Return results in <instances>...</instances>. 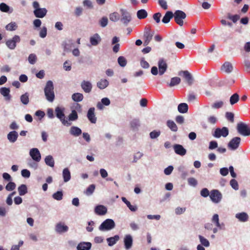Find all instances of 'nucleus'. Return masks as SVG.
I'll use <instances>...</instances> for the list:
<instances>
[{
  "label": "nucleus",
  "mask_w": 250,
  "mask_h": 250,
  "mask_svg": "<svg viewBox=\"0 0 250 250\" xmlns=\"http://www.w3.org/2000/svg\"><path fill=\"white\" fill-rule=\"evenodd\" d=\"M95 189V186L94 184H91L88 186L84 192V193L88 195H91L93 194Z\"/></svg>",
  "instance_id": "3c124183"
},
{
  "label": "nucleus",
  "mask_w": 250,
  "mask_h": 250,
  "mask_svg": "<svg viewBox=\"0 0 250 250\" xmlns=\"http://www.w3.org/2000/svg\"><path fill=\"white\" fill-rule=\"evenodd\" d=\"M173 17H174L176 23L182 26L184 24L183 20L186 18V14L183 11L178 10L173 13Z\"/></svg>",
  "instance_id": "0eeeda50"
},
{
  "label": "nucleus",
  "mask_w": 250,
  "mask_h": 250,
  "mask_svg": "<svg viewBox=\"0 0 250 250\" xmlns=\"http://www.w3.org/2000/svg\"><path fill=\"white\" fill-rule=\"evenodd\" d=\"M68 230V227L62 223L57 224L55 227V231L59 233L67 232Z\"/></svg>",
  "instance_id": "aec40b11"
},
{
  "label": "nucleus",
  "mask_w": 250,
  "mask_h": 250,
  "mask_svg": "<svg viewBox=\"0 0 250 250\" xmlns=\"http://www.w3.org/2000/svg\"><path fill=\"white\" fill-rule=\"evenodd\" d=\"M54 84L52 81H48L44 88V95L46 100L49 102H53L55 99Z\"/></svg>",
  "instance_id": "f257e3e1"
},
{
  "label": "nucleus",
  "mask_w": 250,
  "mask_h": 250,
  "mask_svg": "<svg viewBox=\"0 0 250 250\" xmlns=\"http://www.w3.org/2000/svg\"><path fill=\"white\" fill-rule=\"evenodd\" d=\"M62 177L65 183L68 182L71 179V173L68 168H65L62 171Z\"/></svg>",
  "instance_id": "7c9ffc66"
},
{
  "label": "nucleus",
  "mask_w": 250,
  "mask_h": 250,
  "mask_svg": "<svg viewBox=\"0 0 250 250\" xmlns=\"http://www.w3.org/2000/svg\"><path fill=\"white\" fill-rule=\"evenodd\" d=\"M91 243L90 242H83L80 243L77 247L78 250H89L91 248Z\"/></svg>",
  "instance_id": "393cba45"
},
{
  "label": "nucleus",
  "mask_w": 250,
  "mask_h": 250,
  "mask_svg": "<svg viewBox=\"0 0 250 250\" xmlns=\"http://www.w3.org/2000/svg\"><path fill=\"white\" fill-rule=\"evenodd\" d=\"M5 28L7 30L14 31L17 28V25L15 22H11L6 26Z\"/></svg>",
  "instance_id": "5fc2aeb1"
},
{
  "label": "nucleus",
  "mask_w": 250,
  "mask_h": 250,
  "mask_svg": "<svg viewBox=\"0 0 250 250\" xmlns=\"http://www.w3.org/2000/svg\"><path fill=\"white\" fill-rule=\"evenodd\" d=\"M10 92V89L8 88L1 87L0 89V94L5 97V100L6 101H10L11 99Z\"/></svg>",
  "instance_id": "a878e982"
},
{
  "label": "nucleus",
  "mask_w": 250,
  "mask_h": 250,
  "mask_svg": "<svg viewBox=\"0 0 250 250\" xmlns=\"http://www.w3.org/2000/svg\"><path fill=\"white\" fill-rule=\"evenodd\" d=\"M120 237L118 235H116L113 237H111L106 239L108 245L112 246L115 245L119 240Z\"/></svg>",
  "instance_id": "2f4dec72"
},
{
  "label": "nucleus",
  "mask_w": 250,
  "mask_h": 250,
  "mask_svg": "<svg viewBox=\"0 0 250 250\" xmlns=\"http://www.w3.org/2000/svg\"><path fill=\"white\" fill-rule=\"evenodd\" d=\"M178 110L182 113H185L188 112V105L186 103L180 104L178 106Z\"/></svg>",
  "instance_id": "4c0bfd02"
},
{
  "label": "nucleus",
  "mask_w": 250,
  "mask_h": 250,
  "mask_svg": "<svg viewBox=\"0 0 250 250\" xmlns=\"http://www.w3.org/2000/svg\"><path fill=\"white\" fill-rule=\"evenodd\" d=\"M236 129L241 135L247 136L250 135V125L243 122L237 124Z\"/></svg>",
  "instance_id": "39448f33"
},
{
  "label": "nucleus",
  "mask_w": 250,
  "mask_h": 250,
  "mask_svg": "<svg viewBox=\"0 0 250 250\" xmlns=\"http://www.w3.org/2000/svg\"><path fill=\"white\" fill-rule=\"evenodd\" d=\"M21 39L19 36L15 35L12 39L8 40L6 42V46L11 50L14 49L16 47V43L20 42Z\"/></svg>",
  "instance_id": "9d476101"
},
{
  "label": "nucleus",
  "mask_w": 250,
  "mask_h": 250,
  "mask_svg": "<svg viewBox=\"0 0 250 250\" xmlns=\"http://www.w3.org/2000/svg\"><path fill=\"white\" fill-rule=\"evenodd\" d=\"M118 62L119 65L122 67H124L126 64V60L125 57L120 56L118 59Z\"/></svg>",
  "instance_id": "052dcab7"
},
{
  "label": "nucleus",
  "mask_w": 250,
  "mask_h": 250,
  "mask_svg": "<svg viewBox=\"0 0 250 250\" xmlns=\"http://www.w3.org/2000/svg\"><path fill=\"white\" fill-rule=\"evenodd\" d=\"M82 133L81 129L76 126H72L69 130V133L73 136L78 137Z\"/></svg>",
  "instance_id": "b1692460"
},
{
  "label": "nucleus",
  "mask_w": 250,
  "mask_h": 250,
  "mask_svg": "<svg viewBox=\"0 0 250 250\" xmlns=\"http://www.w3.org/2000/svg\"><path fill=\"white\" fill-rule=\"evenodd\" d=\"M160 134L161 132L160 131L154 130L150 133L149 136L151 139H153L158 137Z\"/></svg>",
  "instance_id": "69168bd1"
},
{
  "label": "nucleus",
  "mask_w": 250,
  "mask_h": 250,
  "mask_svg": "<svg viewBox=\"0 0 250 250\" xmlns=\"http://www.w3.org/2000/svg\"><path fill=\"white\" fill-rule=\"evenodd\" d=\"M99 23L102 27H105L108 23V19L106 17H103L101 18V19L99 21Z\"/></svg>",
  "instance_id": "680f3d73"
},
{
  "label": "nucleus",
  "mask_w": 250,
  "mask_h": 250,
  "mask_svg": "<svg viewBox=\"0 0 250 250\" xmlns=\"http://www.w3.org/2000/svg\"><path fill=\"white\" fill-rule=\"evenodd\" d=\"M224 105V102L222 101H216L211 105L213 109H219L221 108Z\"/></svg>",
  "instance_id": "4d7b16f0"
},
{
  "label": "nucleus",
  "mask_w": 250,
  "mask_h": 250,
  "mask_svg": "<svg viewBox=\"0 0 250 250\" xmlns=\"http://www.w3.org/2000/svg\"><path fill=\"white\" fill-rule=\"evenodd\" d=\"M29 94L27 92H26L21 96L20 100L23 104L27 105L28 104L29 102Z\"/></svg>",
  "instance_id": "a19ab883"
},
{
  "label": "nucleus",
  "mask_w": 250,
  "mask_h": 250,
  "mask_svg": "<svg viewBox=\"0 0 250 250\" xmlns=\"http://www.w3.org/2000/svg\"><path fill=\"white\" fill-rule=\"evenodd\" d=\"M44 162L45 164L51 167H53L55 165L54 159L52 156L47 155L44 159Z\"/></svg>",
  "instance_id": "473e14b6"
},
{
  "label": "nucleus",
  "mask_w": 250,
  "mask_h": 250,
  "mask_svg": "<svg viewBox=\"0 0 250 250\" xmlns=\"http://www.w3.org/2000/svg\"><path fill=\"white\" fill-rule=\"evenodd\" d=\"M209 197L213 203L218 204L222 199V194L218 190L213 189L210 191Z\"/></svg>",
  "instance_id": "1a4fd4ad"
},
{
  "label": "nucleus",
  "mask_w": 250,
  "mask_h": 250,
  "mask_svg": "<svg viewBox=\"0 0 250 250\" xmlns=\"http://www.w3.org/2000/svg\"><path fill=\"white\" fill-rule=\"evenodd\" d=\"M18 190L20 196H23L27 193V188L24 184H22L19 186Z\"/></svg>",
  "instance_id": "ea45409f"
},
{
  "label": "nucleus",
  "mask_w": 250,
  "mask_h": 250,
  "mask_svg": "<svg viewBox=\"0 0 250 250\" xmlns=\"http://www.w3.org/2000/svg\"><path fill=\"white\" fill-rule=\"evenodd\" d=\"M174 152L181 156H184L186 154V149L181 145L175 144L173 146Z\"/></svg>",
  "instance_id": "f3484780"
},
{
  "label": "nucleus",
  "mask_w": 250,
  "mask_h": 250,
  "mask_svg": "<svg viewBox=\"0 0 250 250\" xmlns=\"http://www.w3.org/2000/svg\"><path fill=\"white\" fill-rule=\"evenodd\" d=\"M159 73L160 75H163L166 71L167 65L166 61L163 59H160L158 62Z\"/></svg>",
  "instance_id": "2eb2a0df"
},
{
  "label": "nucleus",
  "mask_w": 250,
  "mask_h": 250,
  "mask_svg": "<svg viewBox=\"0 0 250 250\" xmlns=\"http://www.w3.org/2000/svg\"><path fill=\"white\" fill-rule=\"evenodd\" d=\"M198 238L199 239L200 242L201 243V245H203L205 247H208L210 245L208 239L203 237V236L199 235L198 236Z\"/></svg>",
  "instance_id": "de8ad7c7"
},
{
  "label": "nucleus",
  "mask_w": 250,
  "mask_h": 250,
  "mask_svg": "<svg viewBox=\"0 0 250 250\" xmlns=\"http://www.w3.org/2000/svg\"><path fill=\"white\" fill-rule=\"evenodd\" d=\"M53 198L58 201H60L62 199L63 193L62 191H58L52 195Z\"/></svg>",
  "instance_id": "864d4df0"
},
{
  "label": "nucleus",
  "mask_w": 250,
  "mask_h": 250,
  "mask_svg": "<svg viewBox=\"0 0 250 250\" xmlns=\"http://www.w3.org/2000/svg\"><path fill=\"white\" fill-rule=\"evenodd\" d=\"M167 125L173 132H176L178 130L177 126L173 121L168 120L167 122Z\"/></svg>",
  "instance_id": "58836bf2"
},
{
  "label": "nucleus",
  "mask_w": 250,
  "mask_h": 250,
  "mask_svg": "<svg viewBox=\"0 0 250 250\" xmlns=\"http://www.w3.org/2000/svg\"><path fill=\"white\" fill-rule=\"evenodd\" d=\"M89 41L91 45L97 46L101 41L100 35L96 33L89 38Z\"/></svg>",
  "instance_id": "412c9836"
},
{
  "label": "nucleus",
  "mask_w": 250,
  "mask_h": 250,
  "mask_svg": "<svg viewBox=\"0 0 250 250\" xmlns=\"http://www.w3.org/2000/svg\"><path fill=\"white\" fill-rule=\"evenodd\" d=\"M55 112L56 117L59 119L62 125L67 126L71 125V123L65 119L64 108L57 106L55 108Z\"/></svg>",
  "instance_id": "f03ea898"
},
{
  "label": "nucleus",
  "mask_w": 250,
  "mask_h": 250,
  "mask_svg": "<svg viewBox=\"0 0 250 250\" xmlns=\"http://www.w3.org/2000/svg\"><path fill=\"white\" fill-rule=\"evenodd\" d=\"M240 99L239 95L235 93L231 95L229 99V102L231 105H233L237 103Z\"/></svg>",
  "instance_id": "49530a36"
},
{
  "label": "nucleus",
  "mask_w": 250,
  "mask_h": 250,
  "mask_svg": "<svg viewBox=\"0 0 250 250\" xmlns=\"http://www.w3.org/2000/svg\"><path fill=\"white\" fill-rule=\"evenodd\" d=\"M188 184L192 187H196L198 184V182L197 180L193 177H190L188 178Z\"/></svg>",
  "instance_id": "bf43d9fd"
},
{
  "label": "nucleus",
  "mask_w": 250,
  "mask_h": 250,
  "mask_svg": "<svg viewBox=\"0 0 250 250\" xmlns=\"http://www.w3.org/2000/svg\"><path fill=\"white\" fill-rule=\"evenodd\" d=\"M232 64L229 62H225L221 66V70L227 73H230L233 70Z\"/></svg>",
  "instance_id": "5701e85b"
},
{
  "label": "nucleus",
  "mask_w": 250,
  "mask_h": 250,
  "mask_svg": "<svg viewBox=\"0 0 250 250\" xmlns=\"http://www.w3.org/2000/svg\"><path fill=\"white\" fill-rule=\"evenodd\" d=\"M230 185L231 187L235 190H238L239 188L238 184L235 179H231L230 181Z\"/></svg>",
  "instance_id": "338daca9"
},
{
  "label": "nucleus",
  "mask_w": 250,
  "mask_h": 250,
  "mask_svg": "<svg viewBox=\"0 0 250 250\" xmlns=\"http://www.w3.org/2000/svg\"><path fill=\"white\" fill-rule=\"evenodd\" d=\"M143 156V154L139 151L135 153L134 155L133 163H136L138 161V160H139Z\"/></svg>",
  "instance_id": "e2e57ef3"
},
{
  "label": "nucleus",
  "mask_w": 250,
  "mask_h": 250,
  "mask_svg": "<svg viewBox=\"0 0 250 250\" xmlns=\"http://www.w3.org/2000/svg\"><path fill=\"white\" fill-rule=\"evenodd\" d=\"M227 17L228 19L232 21L234 23H235L240 19V16L239 15H231L230 13H228Z\"/></svg>",
  "instance_id": "603ef678"
},
{
  "label": "nucleus",
  "mask_w": 250,
  "mask_h": 250,
  "mask_svg": "<svg viewBox=\"0 0 250 250\" xmlns=\"http://www.w3.org/2000/svg\"><path fill=\"white\" fill-rule=\"evenodd\" d=\"M33 7L34 9L33 13L36 18H43L46 16L47 9L45 8H40L38 1H35L33 2Z\"/></svg>",
  "instance_id": "7ed1b4c3"
},
{
  "label": "nucleus",
  "mask_w": 250,
  "mask_h": 250,
  "mask_svg": "<svg viewBox=\"0 0 250 250\" xmlns=\"http://www.w3.org/2000/svg\"><path fill=\"white\" fill-rule=\"evenodd\" d=\"M125 248L126 250L130 249L133 246V238L130 234H126L124 238Z\"/></svg>",
  "instance_id": "4468645a"
},
{
  "label": "nucleus",
  "mask_w": 250,
  "mask_h": 250,
  "mask_svg": "<svg viewBox=\"0 0 250 250\" xmlns=\"http://www.w3.org/2000/svg\"><path fill=\"white\" fill-rule=\"evenodd\" d=\"M18 136L19 135L17 132L12 131L7 134V139L10 142L13 143L17 141Z\"/></svg>",
  "instance_id": "cd10ccee"
},
{
  "label": "nucleus",
  "mask_w": 250,
  "mask_h": 250,
  "mask_svg": "<svg viewBox=\"0 0 250 250\" xmlns=\"http://www.w3.org/2000/svg\"><path fill=\"white\" fill-rule=\"evenodd\" d=\"M110 104V101L108 98H104L101 99V101L97 104V108L99 110H103L104 105L108 106Z\"/></svg>",
  "instance_id": "a211bd4d"
},
{
  "label": "nucleus",
  "mask_w": 250,
  "mask_h": 250,
  "mask_svg": "<svg viewBox=\"0 0 250 250\" xmlns=\"http://www.w3.org/2000/svg\"><path fill=\"white\" fill-rule=\"evenodd\" d=\"M200 194L203 197H207L210 195L209 191L207 188H203L200 191Z\"/></svg>",
  "instance_id": "774afa93"
},
{
  "label": "nucleus",
  "mask_w": 250,
  "mask_h": 250,
  "mask_svg": "<svg viewBox=\"0 0 250 250\" xmlns=\"http://www.w3.org/2000/svg\"><path fill=\"white\" fill-rule=\"evenodd\" d=\"M130 124L132 129L135 131L138 130L140 126L139 120L136 119L132 120Z\"/></svg>",
  "instance_id": "c9c22d12"
},
{
  "label": "nucleus",
  "mask_w": 250,
  "mask_h": 250,
  "mask_svg": "<svg viewBox=\"0 0 250 250\" xmlns=\"http://www.w3.org/2000/svg\"><path fill=\"white\" fill-rule=\"evenodd\" d=\"M212 136L216 138H219L221 136L226 137L229 135V129L226 127L217 128L212 133Z\"/></svg>",
  "instance_id": "6e6552de"
},
{
  "label": "nucleus",
  "mask_w": 250,
  "mask_h": 250,
  "mask_svg": "<svg viewBox=\"0 0 250 250\" xmlns=\"http://www.w3.org/2000/svg\"><path fill=\"white\" fill-rule=\"evenodd\" d=\"M109 85L108 81L106 79H102L97 83V87L100 89H104Z\"/></svg>",
  "instance_id": "c756f323"
},
{
  "label": "nucleus",
  "mask_w": 250,
  "mask_h": 250,
  "mask_svg": "<svg viewBox=\"0 0 250 250\" xmlns=\"http://www.w3.org/2000/svg\"><path fill=\"white\" fill-rule=\"evenodd\" d=\"M181 73H183V76L186 79L188 84L189 85H191L193 82L191 75L188 71H182L180 72L179 75H181Z\"/></svg>",
  "instance_id": "bb28decb"
},
{
  "label": "nucleus",
  "mask_w": 250,
  "mask_h": 250,
  "mask_svg": "<svg viewBox=\"0 0 250 250\" xmlns=\"http://www.w3.org/2000/svg\"><path fill=\"white\" fill-rule=\"evenodd\" d=\"M212 223H214L216 226L219 229H222V225L219 223V216L217 214H214L211 219Z\"/></svg>",
  "instance_id": "c03bdc74"
},
{
  "label": "nucleus",
  "mask_w": 250,
  "mask_h": 250,
  "mask_svg": "<svg viewBox=\"0 0 250 250\" xmlns=\"http://www.w3.org/2000/svg\"><path fill=\"white\" fill-rule=\"evenodd\" d=\"M16 185L15 183L10 181L6 186L5 189L7 191H12L15 189Z\"/></svg>",
  "instance_id": "6e6d98bb"
},
{
  "label": "nucleus",
  "mask_w": 250,
  "mask_h": 250,
  "mask_svg": "<svg viewBox=\"0 0 250 250\" xmlns=\"http://www.w3.org/2000/svg\"><path fill=\"white\" fill-rule=\"evenodd\" d=\"M87 117L89 121L92 124H95L97 121V118L95 114V108L90 107L87 112Z\"/></svg>",
  "instance_id": "dca6fc26"
},
{
  "label": "nucleus",
  "mask_w": 250,
  "mask_h": 250,
  "mask_svg": "<svg viewBox=\"0 0 250 250\" xmlns=\"http://www.w3.org/2000/svg\"><path fill=\"white\" fill-rule=\"evenodd\" d=\"M64 51L68 52L71 50L73 42L71 40H69L67 42H64L62 43Z\"/></svg>",
  "instance_id": "79ce46f5"
},
{
  "label": "nucleus",
  "mask_w": 250,
  "mask_h": 250,
  "mask_svg": "<svg viewBox=\"0 0 250 250\" xmlns=\"http://www.w3.org/2000/svg\"><path fill=\"white\" fill-rule=\"evenodd\" d=\"M181 82V79L180 78L175 77L171 78L170 83H169V86L170 87H172L175 85H176L180 83Z\"/></svg>",
  "instance_id": "09e8293b"
},
{
  "label": "nucleus",
  "mask_w": 250,
  "mask_h": 250,
  "mask_svg": "<svg viewBox=\"0 0 250 250\" xmlns=\"http://www.w3.org/2000/svg\"><path fill=\"white\" fill-rule=\"evenodd\" d=\"M153 35V31H152L149 28H145L144 34V38L145 39L144 44L145 45L148 44L152 40Z\"/></svg>",
  "instance_id": "f8f14e48"
},
{
  "label": "nucleus",
  "mask_w": 250,
  "mask_h": 250,
  "mask_svg": "<svg viewBox=\"0 0 250 250\" xmlns=\"http://www.w3.org/2000/svg\"><path fill=\"white\" fill-rule=\"evenodd\" d=\"M94 211L99 215H104L107 212V208L103 205H98L95 208Z\"/></svg>",
  "instance_id": "4be33fe9"
},
{
  "label": "nucleus",
  "mask_w": 250,
  "mask_h": 250,
  "mask_svg": "<svg viewBox=\"0 0 250 250\" xmlns=\"http://www.w3.org/2000/svg\"><path fill=\"white\" fill-rule=\"evenodd\" d=\"M78 116L76 110H73L71 113L69 115L68 121H74L78 119Z\"/></svg>",
  "instance_id": "8fccbe9b"
},
{
  "label": "nucleus",
  "mask_w": 250,
  "mask_h": 250,
  "mask_svg": "<svg viewBox=\"0 0 250 250\" xmlns=\"http://www.w3.org/2000/svg\"><path fill=\"white\" fill-rule=\"evenodd\" d=\"M29 154L34 161L39 162L41 161V155L38 148H33L31 149Z\"/></svg>",
  "instance_id": "ddd939ff"
},
{
  "label": "nucleus",
  "mask_w": 250,
  "mask_h": 250,
  "mask_svg": "<svg viewBox=\"0 0 250 250\" xmlns=\"http://www.w3.org/2000/svg\"><path fill=\"white\" fill-rule=\"evenodd\" d=\"M115 227L114 221L111 219H107L101 224L99 229L102 231H108L114 229Z\"/></svg>",
  "instance_id": "423d86ee"
},
{
  "label": "nucleus",
  "mask_w": 250,
  "mask_h": 250,
  "mask_svg": "<svg viewBox=\"0 0 250 250\" xmlns=\"http://www.w3.org/2000/svg\"><path fill=\"white\" fill-rule=\"evenodd\" d=\"M72 100L76 102H80L83 101V94L80 93H76L72 95Z\"/></svg>",
  "instance_id": "37998d69"
},
{
  "label": "nucleus",
  "mask_w": 250,
  "mask_h": 250,
  "mask_svg": "<svg viewBox=\"0 0 250 250\" xmlns=\"http://www.w3.org/2000/svg\"><path fill=\"white\" fill-rule=\"evenodd\" d=\"M121 13L117 12L111 13L109 15V20L113 22H117L120 20Z\"/></svg>",
  "instance_id": "f704fd0d"
},
{
  "label": "nucleus",
  "mask_w": 250,
  "mask_h": 250,
  "mask_svg": "<svg viewBox=\"0 0 250 250\" xmlns=\"http://www.w3.org/2000/svg\"><path fill=\"white\" fill-rule=\"evenodd\" d=\"M82 88L87 93H89L91 91L92 85L89 81H83L81 84Z\"/></svg>",
  "instance_id": "6ab92c4d"
},
{
  "label": "nucleus",
  "mask_w": 250,
  "mask_h": 250,
  "mask_svg": "<svg viewBox=\"0 0 250 250\" xmlns=\"http://www.w3.org/2000/svg\"><path fill=\"white\" fill-rule=\"evenodd\" d=\"M235 217L242 222H245L249 219V216L246 212H242L236 214Z\"/></svg>",
  "instance_id": "c85d7f7f"
},
{
  "label": "nucleus",
  "mask_w": 250,
  "mask_h": 250,
  "mask_svg": "<svg viewBox=\"0 0 250 250\" xmlns=\"http://www.w3.org/2000/svg\"><path fill=\"white\" fill-rule=\"evenodd\" d=\"M241 142V138L239 137L233 138L228 144V147L231 150H236L239 147Z\"/></svg>",
  "instance_id": "9b49d317"
},
{
  "label": "nucleus",
  "mask_w": 250,
  "mask_h": 250,
  "mask_svg": "<svg viewBox=\"0 0 250 250\" xmlns=\"http://www.w3.org/2000/svg\"><path fill=\"white\" fill-rule=\"evenodd\" d=\"M0 10L3 12L11 13L13 9H10V7L5 3L0 4Z\"/></svg>",
  "instance_id": "e433bc0d"
},
{
  "label": "nucleus",
  "mask_w": 250,
  "mask_h": 250,
  "mask_svg": "<svg viewBox=\"0 0 250 250\" xmlns=\"http://www.w3.org/2000/svg\"><path fill=\"white\" fill-rule=\"evenodd\" d=\"M218 143L216 141H211L209 143L208 149L213 150L215 148H217Z\"/></svg>",
  "instance_id": "0e129e2a"
},
{
  "label": "nucleus",
  "mask_w": 250,
  "mask_h": 250,
  "mask_svg": "<svg viewBox=\"0 0 250 250\" xmlns=\"http://www.w3.org/2000/svg\"><path fill=\"white\" fill-rule=\"evenodd\" d=\"M137 16L139 19H144L147 17V13L145 9H141L137 11Z\"/></svg>",
  "instance_id": "a18cd8bd"
},
{
  "label": "nucleus",
  "mask_w": 250,
  "mask_h": 250,
  "mask_svg": "<svg viewBox=\"0 0 250 250\" xmlns=\"http://www.w3.org/2000/svg\"><path fill=\"white\" fill-rule=\"evenodd\" d=\"M28 60L29 62L31 64H34L37 61V56L35 54H31L29 55Z\"/></svg>",
  "instance_id": "13d9d810"
},
{
  "label": "nucleus",
  "mask_w": 250,
  "mask_h": 250,
  "mask_svg": "<svg viewBox=\"0 0 250 250\" xmlns=\"http://www.w3.org/2000/svg\"><path fill=\"white\" fill-rule=\"evenodd\" d=\"M120 12L121 13L120 21L125 26H127L132 21L131 14L126 10L124 9H121Z\"/></svg>",
  "instance_id": "20e7f679"
},
{
  "label": "nucleus",
  "mask_w": 250,
  "mask_h": 250,
  "mask_svg": "<svg viewBox=\"0 0 250 250\" xmlns=\"http://www.w3.org/2000/svg\"><path fill=\"white\" fill-rule=\"evenodd\" d=\"M173 17V13L171 11H167L165 14L162 19V22L167 23Z\"/></svg>",
  "instance_id": "72a5a7b5"
}]
</instances>
